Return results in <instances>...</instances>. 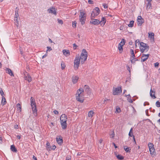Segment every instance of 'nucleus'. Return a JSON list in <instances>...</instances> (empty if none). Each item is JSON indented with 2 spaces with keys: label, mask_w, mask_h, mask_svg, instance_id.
I'll return each mask as SVG.
<instances>
[{
  "label": "nucleus",
  "mask_w": 160,
  "mask_h": 160,
  "mask_svg": "<svg viewBox=\"0 0 160 160\" xmlns=\"http://www.w3.org/2000/svg\"><path fill=\"white\" fill-rule=\"evenodd\" d=\"M84 90L82 88H80L77 91V93L76 95V100L80 102H82L84 100Z\"/></svg>",
  "instance_id": "obj_1"
},
{
  "label": "nucleus",
  "mask_w": 160,
  "mask_h": 160,
  "mask_svg": "<svg viewBox=\"0 0 160 160\" xmlns=\"http://www.w3.org/2000/svg\"><path fill=\"white\" fill-rule=\"evenodd\" d=\"M68 118L65 114H63L60 117V123L62 129H65L67 127V121Z\"/></svg>",
  "instance_id": "obj_2"
},
{
  "label": "nucleus",
  "mask_w": 160,
  "mask_h": 160,
  "mask_svg": "<svg viewBox=\"0 0 160 160\" xmlns=\"http://www.w3.org/2000/svg\"><path fill=\"white\" fill-rule=\"evenodd\" d=\"M88 57V52L86 50L83 49L82 51L80 56H79V59L81 60V64H83L86 61Z\"/></svg>",
  "instance_id": "obj_3"
},
{
  "label": "nucleus",
  "mask_w": 160,
  "mask_h": 160,
  "mask_svg": "<svg viewBox=\"0 0 160 160\" xmlns=\"http://www.w3.org/2000/svg\"><path fill=\"white\" fill-rule=\"evenodd\" d=\"M149 46L143 42L140 43V49L141 52H147L149 50Z\"/></svg>",
  "instance_id": "obj_4"
},
{
  "label": "nucleus",
  "mask_w": 160,
  "mask_h": 160,
  "mask_svg": "<svg viewBox=\"0 0 160 160\" xmlns=\"http://www.w3.org/2000/svg\"><path fill=\"white\" fill-rule=\"evenodd\" d=\"M80 63H81V60L79 59V56L78 55L76 56L74 60V68L75 70H77L78 69Z\"/></svg>",
  "instance_id": "obj_5"
},
{
  "label": "nucleus",
  "mask_w": 160,
  "mask_h": 160,
  "mask_svg": "<svg viewBox=\"0 0 160 160\" xmlns=\"http://www.w3.org/2000/svg\"><path fill=\"white\" fill-rule=\"evenodd\" d=\"M100 11L98 7H96L93 10L91 16V19L94 18L100 13Z\"/></svg>",
  "instance_id": "obj_6"
},
{
  "label": "nucleus",
  "mask_w": 160,
  "mask_h": 160,
  "mask_svg": "<svg viewBox=\"0 0 160 160\" xmlns=\"http://www.w3.org/2000/svg\"><path fill=\"white\" fill-rule=\"evenodd\" d=\"M80 22L82 25H83L85 22L86 19V13L83 12H80L79 16Z\"/></svg>",
  "instance_id": "obj_7"
},
{
  "label": "nucleus",
  "mask_w": 160,
  "mask_h": 160,
  "mask_svg": "<svg viewBox=\"0 0 160 160\" xmlns=\"http://www.w3.org/2000/svg\"><path fill=\"white\" fill-rule=\"evenodd\" d=\"M148 146L149 148L150 154L152 157L155 155V149L154 148V145L151 142H149L148 144Z\"/></svg>",
  "instance_id": "obj_8"
},
{
  "label": "nucleus",
  "mask_w": 160,
  "mask_h": 160,
  "mask_svg": "<svg viewBox=\"0 0 160 160\" xmlns=\"http://www.w3.org/2000/svg\"><path fill=\"white\" fill-rule=\"evenodd\" d=\"M121 92L122 90L121 88L118 87L113 89V93L114 95H118L121 93Z\"/></svg>",
  "instance_id": "obj_9"
},
{
  "label": "nucleus",
  "mask_w": 160,
  "mask_h": 160,
  "mask_svg": "<svg viewBox=\"0 0 160 160\" xmlns=\"http://www.w3.org/2000/svg\"><path fill=\"white\" fill-rule=\"evenodd\" d=\"M137 21V24L138 26H141L144 22V20L141 16L138 17Z\"/></svg>",
  "instance_id": "obj_10"
},
{
  "label": "nucleus",
  "mask_w": 160,
  "mask_h": 160,
  "mask_svg": "<svg viewBox=\"0 0 160 160\" xmlns=\"http://www.w3.org/2000/svg\"><path fill=\"white\" fill-rule=\"evenodd\" d=\"M24 78L27 80L28 82H30L32 81V78L30 75L27 72H25L24 73Z\"/></svg>",
  "instance_id": "obj_11"
},
{
  "label": "nucleus",
  "mask_w": 160,
  "mask_h": 160,
  "mask_svg": "<svg viewBox=\"0 0 160 160\" xmlns=\"http://www.w3.org/2000/svg\"><path fill=\"white\" fill-rule=\"evenodd\" d=\"M90 23L91 24H93L94 25H98L100 24V22L99 20L97 19H91V20L90 21Z\"/></svg>",
  "instance_id": "obj_12"
},
{
  "label": "nucleus",
  "mask_w": 160,
  "mask_h": 160,
  "mask_svg": "<svg viewBox=\"0 0 160 160\" xmlns=\"http://www.w3.org/2000/svg\"><path fill=\"white\" fill-rule=\"evenodd\" d=\"M48 13H52V14L56 15V9L53 7L50 8L48 10Z\"/></svg>",
  "instance_id": "obj_13"
},
{
  "label": "nucleus",
  "mask_w": 160,
  "mask_h": 160,
  "mask_svg": "<svg viewBox=\"0 0 160 160\" xmlns=\"http://www.w3.org/2000/svg\"><path fill=\"white\" fill-rule=\"evenodd\" d=\"M31 106L34 115L36 116L37 115L36 105Z\"/></svg>",
  "instance_id": "obj_14"
},
{
  "label": "nucleus",
  "mask_w": 160,
  "mask_h": 160,
  "mask_svg": "<svg viewBox=\"0 0 160 160\" xmlns=\"http://www.w3.org/2000/svg\"><path fill=\"white\" fill-rule=\"evenodd\" d=\"M149 55V54H142L141 58V61L143 62L146 61L148 59Z\"/></svg>",
  "instance_id": "obj_15"
},
{
  "label": "nucleus",
  "mask_w": 160,
  "mask_h": 160,
  "mask_svg": "<svg viewBox=\"0 0 160 160\" xmlns=\"http://www.w3.org/2000/svg\"><path fill=\"white\" fill-rule=\"evenodd\" d=\"M78 77L77 76H73L72 77V82L73 84L77 83L78 79Z\"/></svg>",
  "instance_id": "obj_16"
},
{
  "label": "nucleus",
  "mask_w": 160,
  "mask_h": 160,
  "mask_svg": "<svg viewBox=\"0 0 160 160\" xmlns=\"http://www.w3.org/2000/svg\"><path fill=\"white\" fill-rule=\"evenodd\" d=\"M154 34L153 32H149L148 33V37L150 40L152 41H154Z\"/></svg>",
  "instance_id": "obj_17"
},
{
  "label": "nucleus",
  "mask_w": 160,
  "mask_h": 160,
  "mask_svg": "<svg viewBox=\"0 0 160 160\" xmlns=\"http://www.w3.org/2000/svg\"><path fill=\"white\" fill-rule=\"evenodd\" d=\"M62 52L64 55L66 57L70 55V53L69 50L64 49L62 50Z\"/></svg>",
  "instance_id": "obj_18"
},
{
  "label": "nucleus",
  "mask_w": 160,
  "mask_h": 160,
  "mask_svg": "<svg viewBox=\"0 0 160 160\" xmlns=\"http://www.w3.org/2000/svg\"><path fill=\"white\" fill-rule=\"evenodd\" d=\"M100 22L101 25L102 26H104L106 22V19L104 17H103L102 18L101 20L100 21Z\"/></svg>",
  "instance_id": "obj_19"
},
{
  "label": "nucleus",
  "mask_w": 160,
  "mask_h": 160,
  "mask_svg": "<svg viewBox=\"0 0 160 160\" xmlns=\"http://www.w3.org/2000/svg\"><path fill=\"white\" fill-rule=\"evenodd\" d=\"M56 141L59 144H61L62 142V138L59 136H58L56 138Z\"/></svg>",
  "instance_id": "obj_20"
},
{
  "label": "nucleus",
  "mask_w": 160,
  "mask_h": 160,
  "mask_svg": "<svg viewBox=\"0 0 160 160\" xmlns=\"http://www.w3.org/2000/svg\"><path fill=\"white\" fill-rule=\"evenodd\" d=\"M6 70L7 71V73L9 74L11 76H14V74L12 70L8 68H6Z\"/></svg>",
  "instance_id": "obj_21"
},
{
  "label": "nucleus",
  "mask_w": 160,
  "mask_h": 160,
  "mask_svg": "<svg viewBox=\"0 0 160 160\" xmlns=\"http://www.w3.org/2000/svg\"><path fill=\"white\" fill-rule=\"evenodd\" d=\"M150 94L151 97L152 98H156L155 96V92L152 90V88H151L150 90Z\"/></svg>",
  "instance_id": "obj_22"
},
{
  "label": "nucleus",
  "mask_w": 160,
  "mask_h": 160,
  "mask_svg": "<svg viewBox=\"0 0 160 160\" xmlns=\"http://www.w3.org/2000/svg\"><path fill=\"white\" fill-rule=\"evenodd\" d=\"M30 101L31 106H33V105H36V103L34 99L32 97H31L30 98Z\"/></svg>",
  "instance_id": "obj_23"
},
{
  "label": "nucleus",
  "mask_w": 160,
  "mask_h": 160,
  "mask_svg": "<svg viewBox=\"0 0 160 160\" xmlns=\"http://www.w3.org/2000/svg\"><path fill=\"white\" fill-rule=\"evenodd\" d=\"M94 114V112L93 111L91 110L89 112L88 114V116L89 118H92Z\"/></svg>",
  "instance_id": "obj_24"
},
{
  "label": "nucleus",
  "mask_w": 160,
  "mask_h": 160,
  "mask_svg": "<svg viewBox=\"0 0 160 160\" xmlns=\"http://www.w3.org/2000/svg\"><path fill=\"white\" fill-rule=\"evenodd\" d=\"M10 149L12 151L14 152H17V150L16 148L14 145H12L11 146Z\"/></svg>",
  "instance_id": "obj_25"
},
{
  "label": "nucleus",
  "mask_w": 160,
  "mask_h": 160,
  "mask_svg": "<svg viewBox=\"0 0 160 160\" xmlns=\"http://www.w3.org/2000/svg\"><path fill=\"white\" fill-rule=\"evenodd\" d=\"M84 89L88 93L89 92L90 88L88 85H85L84 87Z\"/></svg>",
  "instance_id": "obj_26"
},
{
  "label": "nucleus",
  "mask_w": 160,
  "mask_h": 160,
  "mask_svg": "<svg viewBox=\"0 0 160 160\" xmlns=\"http://www.w3.org/2000/svg\"><path fill=\"white\" fill-rule=\"evenodd\" d=\"M152 8L151 3V2H148L147 3L146 9L147 10Z\"/></svg>",
  "instance_id": "obj_27"
},
{
  "label": "nucleus",
  "mask_w": 160,
  "mask_h": 160,
  "mask_svg": "<svg viewBox=\"0 0 160 160\" xmlns=\"http://www.w3.org/2000/svg\"><path fill=\"white\" fill-rule=\"evenodd\" d=\"M125 41L124 39H123L119 43L118 46L122 47L125 44Z\"/></svg>",
  "instance_id": "obj_28"
},
{
  "label": "nucleus",
  "mask_w": 160,
  "mask_h": 160,
  "mask_svg": "<svg viewBox=\"0 0 160 160\" xmlns=\"http://www.w3.org/2000/svg\"><path fill=\"white\" fill-rule=\"evenodd\" d=\"M18 10H19L18 8H16V10H15V13L14 18H18V16H19V14L18 13Z\"/></svg>",
  "instance_id": "obj_29"
},
{
  "label": "nucleus",
  "mask_w": 160,
  "mask_h": 160,
  "mask_svg": "<svg viewBox=\"0 0 160 160\" xmlns=\"http://www.w3.org/2000/svg\"><path fill=\"white\" fill-rule=\"evenodd\" d=\"M16 106L17 108L18 111L21 112L22 110L21 105L19 103H18L16 105Z\"/></svg>",
  "instance_id": "obj_30"
},
{
  "label": "nucleus",
  "mask_w": 160,
  "mask_h": 160,
  "mask_svg": "<svg viewBox=\"0 0 160 160\" xmlns=\"http://www.w3.org/2000/svg\"><path fill=\"white\" fill-rule=\"evenodd\" d=\"M51 147L50 145V143L47 142L46 144V148L47 149V150L50 151L51 150Z\"/></svg>",
  "instance_id": "obj_31"
},
{
  "label": "nucleus",
  "mask_w": 160,
  "mask_h": 160,
  "mask_svg": "<svg viewBox=\"0 0 160 160\" xmlns=\"http://www.w3.org/2000/svg\"><path fill=\"white\" fill-rule=\"evenodd\" d=\"M6 102V101L4 96L2 97V103L3 105H5Z\"/></svg>",
  "instance_id": "obj_32"
},
{
  "label": "nucleus",
  "mask_w": 160,
  "mask_h": 160,
  "mask_svg": "<svg viewBox=\"0 0 160 160\" xmlns=\"http://www.w3.org/2000/svg\"><path fill=\"white\" fill-rule=\"evenodd\" d=\"M125 96L128 98V101L129 102H130V103L132 102V100L131 99V98H129V97H130L129 94L127 95H125Z\"/></svg>",
  "instance_id": "obj_33"
},
{
  "label": "nucleus",
  "mask_w": 160,
  "mask_h": 160,
  "mask_svg": "<svg viewBox=\"0 0 160 160\" xmlns=\"http://www.w3.org/2000/svg\"><path fill=\"white\" fill-rule=\"evenodd\" d=\"M121 112V110L120 108L118 107H117L116 108V111H115L116 113H119Z\"/></svg>",
  "instance_id": "obj_34"
},
{
  "label": "nucleus",
  "mask_w": 160,
  "mask_h": 160,
  "mask_svg": "<svg viewBox=\"0 0 160 160\" xmlns=\"http://www.w3.org/2000/svg\"><path fill=\"white\" fill-rule=\"evenodd\" d=\"M130 52L131 53V57L132 58H134L135 57V56L134 52V51L132 49H131L130 50Z\"/></svg>",
  "instance_id": "obj_35"
},
{
  "label": "nucleus",
  "mask_w": 160,
  "mask_h": 160,
  "mask_svg": "<svg viewBox=\"0 0 160 160\" xmlns=\"http://www.w3.org/2000/svg\"><path fill=\"white\" fill-rule=\"evenodd\" d=\"M116 157L119 160H122L124 158L123 157L120 155H116Z\"/></svg>",
  "instance_id": "obj_36"
},
{
  "label": "nucleus",
  "mask_w": 160,
  "mask_h": 160,
  "mask_svg": "<svg viewBox=\"0 0 160 160\" xmlns=\"http://www.w3.org/2000/svg\"><path fill=\"white\" fill-rule=\"evenodd\" d=\"M134 22L133 21H130L129 24L128 25L129 27H132L134 24Z\"/></svg>",
  "instance_id": "obj_37"
},
{
  "label": "nucleus",
  "mask_w": 160,
  "mask_h": 160,
  "mask_svg": "<svg viewBox=\"0 0 160 160\" xmlns=\"http://www.w3.org/2000/svg\"><path fill=\"white\" fill-rule=\"evenodd\" d=\"M61 66L62 69H64L66 67L65 63L62 62H61Z\"/></svg>",
  "instance_id": "obj_38"
},
{
  "label": "nucleus",
  "mask_w": 160,
  "mask_h": 160,
  "mask_svg": "<svg viewBox=\"0 0 160 160\" xmlns=\"http://www.w3.org/2000/svg\"><path fill=\"white\" fill-rule=\"evenodd\" d=\"M103 141V140L102 139H101L100 140L98 141V142L99 143L100 145H99V147L100 148H102L103 146V145H102L101 143Z\"/></svg>",
  "instance_id": "obj_39"
},
{
  "label": "nucleus",
  "mask_w": 160,
  "mask_h": 160,
  "mask_svg": "<svg viewBox=\"0 0 160 160\" xmlns=\"http://www.w3.org/2000/svg\"><path fill=\"white\" fill-rule=\"evenodd\" d=\"M130 137H132V128H131L128 134Z\"/></svg>",
  "instance_id": "obj_40"
},
{
  "label": "nucleus",
  "mask_w": 160,
  "mask_h": 160,
  "mask_svg": "<svg viewBox=\"0 0 160 160\" xmlns=\"http://www.w3.org/2000/svg\"><path fill=\"white\" fill-rule=\"evenodd\" d=\"M77 22L76 21H74L72 22V26L74 28H76V27Z\"/></svg>",
  "instance_id": "obj_41"
},
{
  "label": "nucleus",
  "mask_w": 160,
  "mask_h": 160,
  "mask_svg": "<svg viewBox=\"0 0 160 160\" xmlns=\"http://www.w3.org/2000/svg\"><path fill=\"white\" fill-rule=\"evenodd\" d=\"M118 48L119 50V52L120 53H122L123 51L122 47L121 46H118Z\"/></svg>",
  "instance_id": "obj_42"
},
{
  "label": "nucleus",
  "mask_w": 160,
  "mask_h": 160,
  "mask_svg": "<svg viewBox=\"0 0 160 160\" xmlns=\"http://www.w3.org/2000/svg\"><path fill=\"white\" fill-rule=\"evenodd\" d=\"M124 149L127 152H129V150H130V149H129V148H128L126 146L124 147Z\"/></svg>",
  "instance_id": "obj_43"
},
{
  "label": "nucleus",
  "mask_w": 160,
  "mask_h": 160,
  "mask_svg": "<svg viewBox=\"0 0 160 160\" xmlns=\"http://www.w3.org/2000/svg\"><path fill=\"white\" fill-rule=\"evenodd\" d=\"M14 21L15 22L16 24V25L17 27L18 26V18H14Z\"/></svg>",
  "instance_id": "obj_44"
},
{
  "label": "nucleus",
  "mask_w": 160,
  "mask_h": 160,
  "mask_svg": "<svg viewBox=\"0 0 160 160\" xmlns=\"http://www.w3.org/2000/svg\"><path fill=\"white\" fill-rule=\"evenodd\" d=\"M139 43H140V42H139V40L137 39L136 40V41H135V46H136V47L137 46V44H138V45H139Z\"/></svg>",
  "instance_id": "obj_45"
},
{
  "label": "nucleus",
  "mask_w": 160,
  "mask_h": 160,
  "mask_svg": "<svg viewBox=\"0 0 160 160\" xmlns=\"http://www.w3.org/2000/svg\"><path fill=\"white\" fill-rule=\"evenodd\" d=\"M0 93L1 94V95L2 96V97H3V96H4V92L2 91V90L1 89L0 90Z\"/></svg>",
  "instance_id": "obj_46"
},
{
  "label": "nucleus",
  "mask_w": 160,
  "mask_h": 160,
  "mask_svg": "<svg viewBox=\"0 0 160 160\" xmlns=\"http://www.w3.org/2000/svg\"><path fill=\"white\" fill-rule=\"evenodd\" d=\"M112 133L111 134H110V137L111 138H114V135H115L114 133V132L113 131H112Z\"/></svg>",
  "instance_id": "obj_47"
},
{
  "label": "nucleus",
  "mask_w": 160,
  "mask_h": 160,
  "mask_svg": "<svg viewBox=\"0 0 160 160\" xmlns=\"http://www.w3.org/2000/svg\"><path fill=\"white\" fill-rule=\"evenodd\" d=\"M47 50L46 51V53H47L48 51H51L52 50V49L50 47H47Z\"/></svg>",
  "instance_id": "obj_48"
},
{
  "label": "nucleus",
  "mask_w": 160,
  "mask_h": 160,
  "mask_svg": "<svg viewBox=\"0 0 160 160\" xmlns=\"http://www.w3.org/2000/svg\"><path fill=\"white\" fill-rule=\"evenodd\" d=\"M156 106L158 107H160V102H159L158 101H157L156 102Z\"/></svg>",
  "instance_id": "obj_49"
},
{
  "label": "nucleus",
  "mask_w": 160,
  "mask_h": 160,
  "mask_svg": "<svg viewBox=\"0 0 160 160\" xmlns=\"http://www.w3.org/2000/svg\"><path fill=\"white\" fill-rule=\"evenodd\" d=\"M136 61V60H135V58H131V61L132 63H134Z\"/></svg>",
  "instance_id": "obj_50"
},
{
  "label": "nucleus",
  "mask_w": 160,
  "mask_h": 160,
  "mask_svg": "<svg viewBox=\"0 0 160 160\" xmlns=\"http://www.w3.org/2000/svg\"><path fill=\"white\" fill-rule=\"evenodd\" d=\"M58 23L61 24V25L63 24V21L62 20H60L59 19H58Z\"/></svg>",
  "instance_id": "obj_51"
},
{
  "label": "nucleus",
  "mask_w": 160,
  "mask_h": 160,
  "mask_svg": "<svg viewBox=\"0 0 160 160\" xmlns=\"http://www.w3.org/2000/svg\"><path fill=\"white\" fill-rule=\"evenodd\" d=\"M73 48L74 49H76L77 47H78V46L75 43H74L73 45Z\"/></svg>",
  "instance_id": "obj_52"
},
{
  "label": "nucleus",
  "mask_w": 160,
  "mask_h": 160,
  "mask_svg": "<svg viewBox=\"0 0 160 160\" xmlns=\"http://www.w3.org/2000/svg\"><path fill=\"white\" fill-rule=\"evenodd\" d=\"M103 6L104 7V8H108V5H107V4H103Z\"/></svg>",
  "instance_id": "obj_53"
},
{
  "label": "nucleus",
  "mask_w": 160,
  "mask_h": 160,
  "mask_svg": "<svg viewBox=\"0 0 160 160\" xmlns=\"http://www.w3.org/2000/svg\"><path fill=\"white\" fill-rule=\"evenodd\" d=\"M88 2L89 4H92L93 3V1L91 0H89L88 1Z\"/></svg>",
  "instance_id": "obj_54"
},
{
  "label": "nucleus",
  "mask_w": 160,
  "mask_h": 160,
  "mask_svg": "<svg viewBox=\"0 0 160 160\" xmlns=\"http://www.w3.org/2000/svg\"><path fill=\"white\" fill-rule=\"evenodd\" d=\"M56 148V147L55 146V145H53L52 146V147H51V150H54Z\"/></svg>",
  "instance_id": "obj_55"
},
{
  "label": "nucleus",
  "mask_w": 160,
  "mask_h": 160,
  "mask_svg": "<svg viewBox=\"0 0 160 160\" xmlns=\"http://www.w3.org/2000/svg\"><path fill=\"white\" fill-rule=\"evenodd\" d=\"M71 157L70 156H67L66 157V160H71Z\"/></svg>",
  "instance_id": "obj_56"
},
{
  "label": "nucleus",
  "mask_w": 160,
  "mask_h": 160,
  "mask_svg": "<svg viewBox=\"0 0 160 160\" xmlns=\"http://www.w3.org/2000/svg\"><path fill=\"white\" fill-rule=\"evenodd\" d=\"M159 65V63L158 62H156L154 63V66L155 67H158Z\"/></svg>",
  "instance_id": "obj_57"
},
{
  "label": "nucleus",
  "mask_w": 160,
  "mask_h": 160,
  "mask_svg": "<svg viewBox=\"0 0 160 160\" xmlns=\"http://www.w3.org/2000/svg\"><path fill=\"white\" fill-rule=\"evenodd\" d=\"M53 112L54 113L56 114H58L59 113L58 112L57 110H54V111Z\"/></svg>",
  "instance_id": "obj_58"
},
{
  "label": "nucleus",
  "mask_w": 160,
  "mask_h": 160,
  "mask_svg": "<svg viewBox=\"0 0 160 160\" xmlns=\"http://www.w3.org/2000/svg\"><path fill=\"white\" fill-rule=\"evenodd\" d=\"M47 56V53H46L44 55H43L42 57V58L43 59L45 57H46Z\"/></svg>",
  "instance_id": "obj_59"
},
{
  "label": "nucleus",
  "mask_w": 160,
  "mask_h": 160,
  "mask_svg": "<svg viewBox=\"0 0 160 160\" xmlns=\"http://www.w3.org/2000/svg\"><path fill=\"white\" fill-rule=\"evenodd\" d=\"M32 158L34 160H37V158L34 155L33 156Z\"/></svg>",
  "instance_id": "obj_60"
},
{
  "label": "nucleus",
  "mask_w": 160,
  "mask_h": 160,
  "mask_svg": "<svg viewBox=\"0 0 160 160\" xmlns=\"http://www.w3.org/2000/svg\"><path fill=\"white\" fill-rule=\"evenodd\" d=\"M18 128V126L17 124H16L14 126L15 128L17 129Z\"/></svg>",
  "instance_id": "obj_61"
},
{
  "label": "nucleus",
  "mask_w": 160,
  "mask_h": 160,
  "mask_svg": "<svg viewBox=\"0 0 160 160\" xmlns=\"http://www.w3.org/2000/svg\"><path fill=\"white\" fill-rule=\"evenodd\" d=\"M50 125L51 126V125H52V126H54V123L53 122H51L50 123Z\"/></svg>",
  "instance_id": "obj_62"
},
{
  "label": "nucleus",
  "mask_w": 160,
  "mask_h": 160,
  "mask_svg": "<svg viewBox=\"0 0 160 160\" xmlns=\"http://www.w3.org/2000/svg\"><path fill=\"white\" fill-rule=\"evenodd\" d=\"M17 138H18V139H20L21 138V136L20 135H18L17 136Z\"/></svg>",
  "instance_id": "obj_63"
},
{
  "label": "nucleus",
  "mask_w": 160,
  "mask_h": 160,
  "mask_svg": "<svg viewBox=\"0 0 160 160\" xmlns=\"http://www.w3.org/2000/svg\"><path fill=\"white\" fill-rule=\"evenodd\" d=\"M112 144H113V145L114 146V147H115V148H118L117 146L116 145H115V143H112Z\"/></svg>",
  "instance_id": "obj_64"
}]
</instances>
